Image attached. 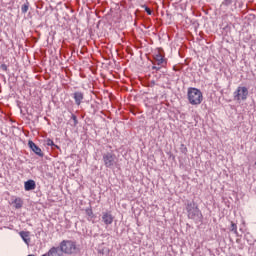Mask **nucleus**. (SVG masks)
Returning <instances> with one entry per match:
<instances>
[{
    "label": "nucleus",
    "instance_id": "1",
    "mask_svg": "<svg viewBox=\"0 0 256 256\" xmlns=\"http://www.w3.org/2000/svg\"><path fill=\"white\" fill-rule=\"evenodd\" d=\"M188 101L190 105H201L203 103V93L197 88L188 89Z\"/></svg>",
    "mask_w": 256,
    "mask_h": 256
},
{
    "label": "nucleus",
    "instance_id": "2",
    "mask_svg": "<svg viewBox=\"0 0 256 256\" xmlns=\"http://www.w3.org/2000/svg\"><path fill=\"white\" fill-rule=\"evenodd\" d=\"M60 251L65 253V255H73L77 252V242L73 240H63L60 242Z\"/></svg>",
    "mask_w": 256,
    "mask_h": 256
},
{
    "label": "nucleus",
    "instance_id": "3",
    "mask_svg": "<svg viewBox=\"0 0 256 256\" xmlns=\"http://www.w3.org/2000/svg\"><path fill=\"white\" fill-rule=\"evenodd\" d=\"M234 101H247L249 97V89L245 86H239L233 93Z\"/></svg>",
    "mask_w": 256,
    "mask_h": 256
},
{
    "label": "nucleus",
    "instance_id": "4",
    "mask_svg": "<svg viewBox=\"0 0 256 256\" xmlns=\"http://www.w3.org/2000/svg\"><path fill=\"white\" fill-rule=\"evenodd\" d=\"M186 211L188 213V219H197L201 215V210L195 204V202H190L186 205Z\"/></svg>",
    "mask_w": 256,
    "mask_h": 256
},
{
    "label": "nucleus",
    "instance_id": "5",
    "mask_svg": "<svg viewBox=\"0 0 256 256\" xmlns=\"http://www.w3.org/2000/svg\"><path fill=\"white\" fill-rule=\"evenodd\" d=\"M103 161L105 167L111 169V167H115V165H117V156L113 153L108 152L103 155Z\"/></svg>",
    "mask_w": 256,
    "mask_h": 256
},
{
    "label": "nucleus",
    "instance_id": "6",
    "mask_svg": "<svg viewBox=\"0 0 256 256\" xmlns=\"http://www.w3.org/2000/svg\"><path fill=\"white\" fill-rule=\"evenodd\" d=\"M115 217H113V214L111 212H103L102 213V221L104 225H112Z\"/></svg>",
    "mask_w": 256,
    "mask_h": 256
},
{
    "label": "nucleus",
    "instance_id": "7",
    "mask_svg": "<svg viewBox=\"0 0 256 256\" xmlns=\"http://www.w3.org/2000/svg\"><path fill=\"white\" fill-rule=\"evenodd\" d=\"M28 146L30 147L31 151H33V153L38 155V157H43V151L41 150V148H39V146L35 145L33 141L30 140L28 142Z\"/></svg>",
    "mask_w": 256,
    "mask_h": 256
},
{
    "label": "nucleus",
    "instance_id": "8",
    "mask_svg": "<svg viewBox=\"0 0 256 256\" xmlns=\"http://www.w3.org/2000/svg\"><path fill=\"white\" fill-rule=\"evenodd\" d=\"M42 256H63V252L59 250V247H52Z\"/></svg>",
    "mask_w": 256,
    "mask_h": 256
},
{
    "label": "nucleus",
    "instance_id": "9",
    "mask_svg": "<svg viewBox=\"0 0 256 256\" xmlns=\"http://www.w3.org/2000/svg\"><path fill=\"white\" fill-rule=\"evenodd\" d=\"M154 59L157 65L160 67H164V65H167V60H165L164 56L159 52L154 55Z\"/></svg>",
    "mask_w": 256,
    "mask_h": 256
},
{
    "label": "nucleus",
    "instance_id": "10",
    "mask_svg": "<svg viewBox=\"0 0 256 256\" xmlns=\"http://www.w3.org/2000/svg\"><path fill=\"white\" fill-rule=\"evenodd\" d=\"M73 99L75 100L76 105H81V103H83V99H85V95L83 94V92H74L73 94Z\"/></svg>",
    "mask_w": 256,
    "mask_h": 256
},
{
    "label": "nucleus",
    "instance_id": "11",
    "mask_svg": "<svg viewBox=\"0 0 256 256\" xmlns=\"http://www.w3.org/2000/svg\"><path fill=\"white\" fill-rule=\"evenodd\" d=\"M37 187L34 180H28L24 183V189L25 191H33Z\"/></svg>",
    "mask_w": 256,
    "mask_h": 256
},
{
    "label": "nucleus",
    "instance_id": "12",
    "mask_svg": "<svg viewBox=\"0 0 256 256\" xmlns=\"http://www.w3.org/2000/svg\"><path fill=\"white\" fill-rule=\"evenodd\" d=\"M20 237H22L23 241L26 243V245H29V242L31 241V238H29L30 233L21 231L19 233Z\"/></svg>",
    "mask_w": 256,
    "mask_h": 256
},
{
    "label": "nucleus",
    "instance_id": "13",
    "mask_svg": "<svg viewBox=\"0 0 256 256\" xmlns=\"http://www.w3.org/2000/svg\"><path fill=\"white\" fill-rule=\"evenodd\" d=\"M15 209H21L23 207V200L21 198H16L14 200Z\"/></svg>",
    "mask_w": 256,
    "mask_h": 256
},
{
    "label": "nucleus",
    "instance_id": "14",
    "mask_svg": "<svg viewBox=\"0 0 256 256\" xmlns=\"http://www.w3.org/2000/svg\"><path fill=\"white\" fill-rule=\"evenodd\" d=\"M85 213H86V215H87L88 217H91V219H93V217H94L93 209H91V208H86V209H85Z\"/></svg>",
    "mask_w": 256,
    "mask_h": 256
},
{
    "label": "nucleus",
    "instance_id": "15",
    "mask_svg": "<svg viewBox=\"0 0 256 256\" xmlns=\"http://www.w3.org/2000/svg\"><path fill=\"white\" fill-rule=\"evenodd\" d=\"M21 11L22 13H27V11H29V3L22 5Z\"/></svg>",
    "mask_w": 256,
    "mask_h": 256
},
{
    "label": "nucleus",
    "instance_id": "16",
    "mask_svg": "<svg viewBox=\"0 0 256 256\" xmlns=\"http://www.w3.org/2000/svg\"><path fill=\"white\" fill-rule=\"evenodd\" d=\"M230 231H232L233 233H237V224H235L234 222H231Z\"/></svg>",
    "mask_w": 256,
    "mask_h": 256
},
{
    "label": "nucleus",
    "instance_id": "17",
    "mask_svg": "<svg viewBox=\"0 0 256 256\" xmlns=\"http://www.w3.org/2000/svg\"><path fill=\"white\" fill-rule=\"evenodd\" d=\"M46 145H48V147H53V146H55V143L53 142V140L47 139L46 140Z\"/></svg>",
    "mask_w": 256,
    "mask_h": 256
},
{
    "label": "nucleus",
    "instance_id": "18",
    "mask_svg": "<svg viewBox=\"0 0 256 256\" xmlns=\"http://www.w3.org/2000/svg\"><path fill=\"white\" fill-rule=\"evenodd\" d=\"M0 69L2 70V71H5V72H7V65L6 64H1L0 65Z\"/></svg>",
    "mask_w": 256,
    "mask_h": 256
},
{
    "label": "nucleus",
    "instance_id": "19",
    "mask_svg": "<svg viewBox=\"0 0 256 256\" xmlns=\"http://www.w3.org/2000/svg\"><path fill=\"white\" fill-rule=\"evenodd\" d=\"M145 11L147 15H151L152 11L149 9V7H145Z\"/></svg>",
    "mask_w": 256,
    "mask_h": 256
},
{
    "label": "nucleus",
    "instance_id": "20",
    "mask_svg": "<svg viewBox=\"0 0 256 256\" xmlns=\"http://www.w3.org/2000/svg\"><path fill=\"white\" fill-rule=\"evenodd\" d=\"M152 69H157V71H159V69H161V67L153 66Z\"/></svg>",
    "mask_w": 256,
    "mask_h": 256
},
{
    "label": "nucleus",
    "instance_id": "21",
    "mask_svg": "<svg viewBox=\"0 0 256 256\" xmlns=\"http://www.w3.org/2000/svg\"><path fill=\"white\" fill-rule=\"evenodd\" d=\"M185 151H187V148H185Z\"/></svg>",
    "mask_w": 256,
    "mask_h": 256
}]
</instances>
